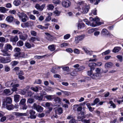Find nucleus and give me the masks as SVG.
Returning <instances> with one entry per match:
<instances>
[{
	"mask_svg": "<svg viewBox=\"0 0 123 123\" xmlns=\"http://www.w3.org/2000/svg\"><path fill=\"white\" fill-rule=\"evenodd\" d=\"M16 80H15L8 81L5 83V86L7 87H13L11 89L12 91L13 92L17 91V87H19V85L18 84H16Z\"/></svg>",
	"mask_w": 123,
	"mask_h": 123,
	"instance_id": "obj_1",
	"label": "nucleus"
},
{
	"mask_svg": "<svg viewBox=\"0 0 123 123\" xmlns=\"http://www.w3.org/2000/svg\"><path fill=\"white\" fill-rule=\"evenodd\" d=\"M78 5L79 6L78 7L80 9L79 11L81 13L83 14L87 13L89 11V6L83 2H80L78 3Z\"/></svg>",
	"mask_w": 123,
	"mask_h": 123,
	"instance_id": "obj_2",
	"label": "nucleus"
},
{
	"mask_svg": "<svg viewBox=\"0 0 123 123\" xmlns=\"http://www.w3.org/2000/svg\"><path fill=\"white\" fill-rule=\"evenodd\" d=\"M32 108L38 112H41L42 111L43 108L41 106L37 105L36 103H34L32 106Z\"/></svg>",
	"mask_w": 123,
	"mask_h": 123,
	"instance_id": "obj_3",
	"label": "nucleus"
},
{
	"mask_svg": "<svg viewBox=\"0 0 123 123\" xmlns=\"http://www.w3.org/2000/svg\"><path fill=\"white\" fill-rule=\"evenodd\" d=\"M89 19L91 21H93V22L92 23L95 24L96 25H100L102 24L101 23L99 22L100 19L99 18L97 17H96L94 18L91 17L89 18Z\"/></svg>",
	"mask_w": 123,
	"mask_h": 123,
	"instance_id": "obj_4",
	"label": "nucleus"
},
{
	"mask_svg": "<svg viewBox=\"0 0 123 123\" xmlns=\"http://www.w3.org/2000/svg\"><path fill=\"white\" fill-rule=\"evenodd\" d=\"M11 61V58L10 57H8L4 58L1 57L0 62L2 63H7L10 62Z\"/></svg>",
	"mask_w": 123,
	"mask_h": 123,
	"instance_id": "obj_5",
	"label": "nucleus"
},
{
	"mask_svg": "<svg viewBox=\"0 0 123 123\" xmlns=\"http://www.w3.org/2000/svg\"><path fill=\"white\" fill-rule=\"evenodd\" d=\"M12 98L10 97H7L5 99V100L3 102V105H7V104H11L12 103Z\"/></svg>",
	"mask_w": 123,
	"mask_h": 123,
	"instance_id": "obj_6",
	"label": "nucleus"
},
{
	"mask_svg": "<svg viewBox=\"0 0 123 123\" xmlns=\"http://www.w3.org/2000/svg\"><path fill=\"white\" fill-rule=\"evenodd\" d=\"M84 37V35H82L76 37L75 38V42L76 43H78L79 41L82 40Z\"/></svg>",
	"mask_w": 123,
	"mask_h": 123,
	"instance_id": "obj_7",
	"label": "nucleus"
},
{
	"mask_svg": "<svg viewBox=\"0 0 123 123\" xmlns=\"http://www.w3.org/2000/svg\"><path fill=\"white\" fill-rule=\"evenodd\" d=\"M19 36L20 39L24 41L26 40L28 37V35L27 34H23L22 32L21 33L19 34Z\"/></svg>",
	"mask_w": 123,
	"mask_h": 123,
	"instance_id": "obj_8",
	"label": "nucleus"
},
{
	"mask_svg": "<svg viewBox=\"0 0 123 123\" xmlns=\"http://www.w3.org/2000/svg\"><path fill=\"white\" fill-rule=\"evenodd\" d=\"M35 112L32 110H30L29 111L30 115V118L31 119H34L36 118V116L35 115Z\"/></svg>",
	"mask_w": 123,
	"mask_h": 123,
	"instance_id": "obj_9",
	"label": "nucleus"
},
{
	"mask_svg": "<svg viewBox=\"0 0 123 123\" xmlns=\"http://www.w3.org/2000/svg\"><path fill=\"white\" fill-rule=\"evenodd\" d=\"M62 5L65 8H68L71 5V3L69 1H63Z\"/></svg>",
	"mask_w": 123,
	"mask_h": 123,
	"instance_id": "obj_10",
	"label": "nucleus"
},
{
	"mask_svg": "<svg viewBox=\"0 0 123 123\" xmlns=\"http://www.w3.org/2000/svg\"><path fill=\"white\" fill-rule=\"evenodd\" d=\"M45 34L47 36L46 38L47 39L50 41H52L54 39V37L53 36L50 35L48 33H45Z\"/></svg>",
	"mask_w": 123,
	"mask_h": 123,
	"instance_id": "obj_11",
	"label": "nucleus"
},
{
	"mask_svg": "<svg viewBox=\"0 0 123 123\" xmlns=\"http://www.w3.org/2000/svg\"><path fill=\"white\" fill-rule=\"evenodd\" d=\"M101 77V74H97L96 73H94L91 76V77L93 79H98Z\"/></svg>",
	"mask_w": 123,
	"mask_h": 123,
	"instance_id": "obj_12",
	"label": "nucleus"
},
{
	"mask_svg": "<svg viewBox=\"0 0 123 123\" xmlns=\"http://www.w3.org/2000/svg\"><path fill=\"white\" fill-rule=\"evenodd\" d=\"M82 49L84 50L85 52L88 55H91L92 54V51H89L86 47H82Z\"/></svg>",
	"mask_w": 123,
	"mask_h": 123,
	"instance_id": "obj_13",
	"label": "nucleus"
},
{
	"mask_svg": "<svg viewBox=\"0 0 123 123\" xmlns=\"http://www.w3.org/2000/svg\"><path fill=\"white\" fill-rule=\"evenodd\" d=\"M7 51L5 49H2L1 50V51L2 53V55L4 56H7L9 57L10 56L11 54L8 53Z\"/></svg>",
	"mask_w": 123,
	"mask_h": 123,
	"instance_id": "obj_14",
	"label": "nucleus"
},
{
	"mask_svg": "<svg viewBox=\"0 0 123 123\" xmlns=\"http://www.w3.org/2000/svg\"><path fill=\"white\" fill-rule=\"evenodd\" d=\"M63 110L62 108L59 107L57 108L55 110L56 113L60 114L63 113Z\"/></svg>",
	"mask_w": 123,
	"mask_h": 123,
	"instance_id": "obj_15",
	"label": "nucleus"
},
{
	"mask_svg": "<svg viewBox=\"0 0 123 123\" xmlns=\"http://www.w3.org/2000/svg\"><path fill=\"white\" fill-rule=\"evenodd\" d=\"M12 114L17 116H26V113H20L18 112H12Z\"/></svg>",
	"mask_w": 123,
	"mask_h": 123,
	"instance_id": "obj_16",
	"label": "nucleus"
},
{
	"mask_svg": "<svg viewBox=\"0 0 123 123\" xmlns=\"http://www.w3.org/2000/svg\"><path fill=\"white\" fill-rule=\"evenodd\" d=\"M41 89V88L39 86H38L35 87H31V89L33 91L36 92H38L39 91V89Z\"/></svg>",
	"mask_w": 123,
	"mask_h": 123,
	"instance_id": "obj_17",
	"label": "nucleus"
},
{
	"mask_svg": "<svg viewBox=\"0 0 123 123\" xmlns=\"http://www.w3.org/2000/svg\"><path fill=\"white\" fill-rule=\"evenodd\" d=\"M89 66L90 68V69L94 70L95 67L96 66V64L94 63H90L89 64Z\"/></svg>",
	"mask_w": 123,
	"mask_h": 123,
	"instance_id": "obj_18",
	"label": "nucleus"
},
{
	"mask_svg": "<svg viewBox=\"0 0 123 123\" xmlns=\"http://www.w3.org/2000/svg\"><path fill=\"white\" fill-rule=\"evenodd\" d=\"M5 48L7 51H8L9 49L12 50V47L10 44L7 43L5 45Z\"/></svg>",
	"mask_w": 123,
	"mask_h": 123,
	"instance_id": "obj_19",
	"label": "nucleus"
},
{
	"mask_svg": "<svg viewBox=\"0 0 123 123\" xmlns=\"http://www.w3.org/2000/svg\"><path fill=\"white\" fill-rule=\"evenodd\" d=\"M18 40V38L17 36H12L10 38V41L12 42H16Z\"/></svg>",
	"mask_w": 123,
	"mask_h": 123,
	"instance_id": "obj_20",
	"label": "nucleus"
},
{
	"mask_svg": "<svg viewBox=\"0 0 123 123\" xmlns=\"http://www.w3.org/2000/svg\"><path fill=\"white\" fill-rule=\"evenodd\" d=\"M4 92L7 95H9L12 94V92L10 89H6L4 91Z\"/></svg>",
	"mask_w": 123,
	"mask_h": 123,
	"instance_id": "obj_21",
	"label": "nucleus"
},
{
	"mask_svg": "<svg viewBox=\"0 0 123 123\" xmlns=\"http://www.w3.org/2000/svg\"><path fill=\"white\" fill-rule=\"evenodd\" d=\"M85 68V67L84 66H79L78 68L75 69V70L76 71H80L83 70Z\"/></svg>",
	"mask_w": 123,
	"mask_h": 123,
	"instance_id": "obj_22",
	"label": "nucleus"
},
{
	"mask_svg": "<svg viewBox=\"0 0 123 123\" xmlns=\"http://www.w3.org/2000/svg\"><path fill=\"white\" fill-rule=\"evenodd\" d=\"M102 34L105 35L109 36L110 35V33L108 32L107 30L105 29H104L102 31Z\"/></svg>",
	"mask_w": 123,
	"mask_h": 123,
	"instance_id": "obj_23",
	"label": "nucleus"
},
{
	"mask_svg": "<svg viewBox=\"0 0 123 123\" xmlns=\"http://www.w3.org/2000/svg\"><path fill=\"white\" fill-rule=\"evenodd\" d=\"M8 10L7 9L3 6L0 7V12L2 13H4L6 12V11Z\"/></svg>",
	"mask_w": 123,
	"mask_h": 123,
	"instance_id": "obj_24",
	"label": "nucleus"
},
{
	"mask_svg": "<svg viewBox=\"0 0 123 123\" xmlns=\"http://www.w3.org/2000/svg\"><path fill=\"white\" fill-rule=\"evenodd\" d=\"M21 3L20 0H15L13 2V4L16 6H18L20 5Z\"/></svg>",
	"mask_w": 123,
	"mask_h": 123,
	"instance_id": "obj_25",
	"label": "nucleus"
},
{
	"mask_svg": "<svg viewBox=\"0 0 123 123\" xmlns=\"http://www.w3.org/2000/svg\"><path fill=\"white\" fill-rule=\"evenodd\" d=\"M113 64L111 62H108L106 63L105 65V67L106 68H111L113 66Z\"/></svg>",
	"mask_w": 123,
	"mask_h": 123,
	"instance_id": "obj_26",
	"label": "nucleus"
},
{
	"mask_svg": "<svg viewBox=\"0 0 123 123\" xmlns=\"http://www.w3.org/2000/svg\"><path fill=\"white\" fill-rule=\"evenodd\" d=\"M26 14L23 12H18V15L20 19H21L24 16L25 17V16Z\"/></svg>",
	"mask_w": 123,
	"mask_h": 123,
	"instance_id": "obj_27",
	"label": "nucleus"
},
{
	"mask_svg": "<svg viewBox=\"0 0 123 123\" xmlns=\"http://www.w3.org/2000/svg\"><path fill=\"white\" fill-rule=\"evenodd\" d=\"M54 100L56 103H59L61 102V99L58 97H56L54 98L53 97Z\"/></svg>",
	"mask_w": 123,
	"mask_h": 123,
	"instance_id": "obj_28",
	"label": "nucleus"
},
{
	"mask_svg": "<svg viewBox=\"0 0 123 123\" xmlns=\"http://www.w3.org/2000/svg\"><path fill=\"white\" fill-rule=\"evenodd\" d=\"M13 17L11 16H8L6 18V21L9 22H11L13 21Z\"/></svg>",
	"mask_w": 123,
	"mask_h": 123,
	"instance_id": "obj_29",
	"label": "nucleus"
},
{
	"mask_svg": "<svg viewBox=\"0 0 123 123\" xmlns=\"http://www.w3.org/2000/svg\"><path fill=\"white\" fill-rule=\"evenodd\" d=\"M48 49L51 51H53L55 50V45L54 44H52L49 46L48 47Z\"/></svg>",
	"mask_w": 123,
	"mask_h": 123,
	"instance_id": "obj_30",
	"label": "nucleus"
},
{
	"mask_svg": "<svg viewBox=\"0 0 123 123\" xmlns=\"http://www.w3.org/2000/svg\"><path fill=\"white\" fill-rule=\"evenodd\" d=\"M121 49V48L119 47H115L113 49L112 51L113 52L117 53Z\"/></svg>",
	"mask_w": 123,
	"mask_h": 123,
	"instance_id": "obj_31",
	"label": "nucleus"
},
{
	"mask_svg": "<svg viewBox=\"0 0 123 123\" xmlns=\"http://www.w3.org/2000/svg\"><path fill=\"white\" fill-rule=\"evenodd\" d=\"M54 96V95H46L45 97L48 100H51L53 99Z\"/></svg>",
	"mask_w": 123,
	"mask_h": 123,
	"instance_id": "obj_32",
	"label": "nucleus"
},
{
	"mask_svg": "<svg viewBox=\"0 0 123 123\" xmlns=\"http://www.w3.org/2000/svg\"><path fill=\"white\" fill-rule=\"evenodd\" d=\"M90 2L92 3H94L95 5H97L98 4V2H99L100 0H96V2H94L95 1V0H88Z\"/></svg>",
	"mask_w": 123,
	"mask_h": 123,
	"instance_id": "obj_33",
	"label": "nucleus"
},
{
	"mask_svg": "<svg viewBox=\"0 0 123 123\" xmlns=\"http://www.w3.org/2000/svg\"><path fill=\"white\" fill-rule=\"evenodd\" d=\"M85 26V25L83 23H79L78 25V29H82L84 28Z\"/></svg>",
	"mask_w": 123,
	"mask_h": 123,
	"instance_id": "obj_34",
	"label": "nucleus"
},
{
	"mask_svg": "<svg viewBox=\"0 0 123 123\" xmlns=\"http://www.w3.org/2000/svg\"><path fill=\"white\" fill-rule=\"evenodd\" d=\"M6 107L8 110H12L14 108V106L12 104L6 105Z\"/></svg>",
	"mask_w": 123,
	"mask_h": 123,
	"instance_id": "obj_35",
	"label": "nucleus"
},
{
	"mask_svg": "<svg viewBox=\"0 0 123 123\" xmlns=\"http://www.w3.org/2000/svg\"><path fill=\"white\" fill-rule=\"evenodd\" d=\"M86 24L88 25H90L92 27H95L96 26L95 24L94 23H90L89 21H88L85 23Z\"/></svg>",
	"mask_w": 123,
	"mask_h": 123,
	"instance_id": "obj_36",
	"label": "nucleus"
},
{
	"mask_svg": "<svg viewBox=\"0 0 123 123\" xmlns=\"http://www.w3.org/2000/svg\"><path fill=\"white\" fill-rule=\"evenodd\" d=\"M26 99L25 98L22 99L20 100L19 104L20 105H24L25 104Z\"/></svg>",
	"mask_w": 123,
	"mask_h": 123,
	"instance_id": "obj_37",
	"label": "nucleus"
},
{
	"mask_svg": "<svg viewBox=\"0 0 123 123\" xmlns=\"http://www.w3.org/2000/svg\"><path fill=\"white\" fill-rule=\"evenodd\" d=\"M21 19L22 22H26L27 20L28 19V18L27 15L26 14L25 16V17L23 16V18Z\"/></svg>",
	"mask_w": 123,
	"mask_h": 123,
	"instance_id": "obj_38",
	"label": "nucleus"
},
{
	"mask_svg": "<svg viewBox=\"0 0 123 123\" xmlns=\"http://www.w3.org/2000/svg\"><path fill=\"white\" fill-rule=\"evenodd\" d=\"M34 101L35 100L34 99L31 98H30L28 99L27 101V102L30 104H32L33 103Z\"/></svg>",
	"mask_w": 123,
	"mask_h": 123,
	"instance_id": "obj_39",
	"label": "nucleus"
},
{
	"mask_svg": "<svg viewBox=\"0 0 123 123\" xmlns=\"http://www.w3.org/2000/svg\"><path fill=\"white\" fill-rule=\"evenodd\" d=\"M85 117L84 116H78L77 117V119L79 121H81L83 122V119L85 118Z\"/></svg>",
	"mask_w": 123,
	"mask_h": 123,
	"instance_id": "obj_40",
	"label": "nucleus"
},
{
	"mask_svg": "<svg viewBox=\"0 0 123 123\" xmlns=\"http://www.w3.org/2000/svg\"><path fill=\"white\" fill-rule=\"evenodd\" d=\"M23 44L24 43L21 40L19 41L17 43V45L19 47L22 46L23 45Z\"/></svg>",
	"mask_w": 123,
	"mask_h": 123,
	"instance_id": "obj_41",
	"label": "nucleus"
},
{
	"mask_svg": "<svg viewBox=\"0 0 123 123\" xmlns=\"http://www.w3.org/2000/svg\"><path fill=\"white\" fill-rule=\"evenodd\" d=\"M99 101V100L98 98H96L93 101V103L92 104V105H94L97 104L98 102Z\"/></svg>",
	"mask_w": 123,
	"mask_h": 123,
	"instance_id": "obj_42",
	"label": "nucleus"
},
{
	"mask_svg": "<svg viewBox=\"0 0 123 123\" xmlns=\"http://www.w3.org/2000/svg\"><path fill=\"white\" fill-rule=\"evenodd\" d=\"M19 95H15L14 96V100L16 102L18 101Z\"/></svg>",
	"mask_w": 123,
	"mask_h": 123,
	"instance_id": "obj_43",
	"label": "nucleus"
},
{
	"mask_svg": "<svg viewBox=\"0 0 123 123\" xmlns=\"http://www.w3.org/2000/svg\"><path fill=\"white\" fill-rule=\"evenodd\" d=\"M19 63V62L17 61H13L11 63V64L12 66H15L18 64Z\"/></svg>",
	"mask_w": 123,
	"mask_h": 123,
	"instance_id": "obj_44",
	"label": "nucleus"
},
{
	"mask_svg": "<svg viewBox=\"0 0 123 123\" xmlns=\"http://www.w3.org/2000/svg\"><path fill=\"white\" fill-rule=\"evenodd\" d=\"M12 33L14 34L18 33V34L19 35L21 33V32L18 30H14L12 31Z\"/></svg>",
	"mask_w": 123,
	"mask_h": 123,
	"instance_id": "obj_45",
	"label": "nucleus"
},
{
	"mask_svg": "<svg viewBox=\"0 0 123 123\" xmlns=\"http://www.w3.org/2000/svg\"><path fill=\"white\" fill-rule=\"evenodd\" d=\"M61 68L60 67H56L54 68V69H52L51 70V71L53 73H57V71L55 70L54 69H59Z\"/></svg>",
	"mask_w": 123,
	"mask_h": 123,
	"instance_id": "obj_46",
	"label": "nucleus"
},
{
	"mask_svg": "<svg viewBox=\"0 0 123 123\" xmlns=\"http://www.w3.org/2000/svg\"><path fill=\"white\" fill-rule=\"evenodd\" d=\"M43 96L41 95L40 96H37L36 97V99L39 101L42 100L43 98Z\"/></svg>",
	"mask_w": 123,
	"mask_h": 123,
	"instance_id": "obj_47",
	"label": "nucleus"
},
{
	"mask_svg": "<svg viewBox=\"0 0 123 123\" xmlns=\"http://www.w3.org/2000/svg\"><path fill=\"white\" fill-rule=\"evenodd\" d=\"M110 52V50H108L102 53V55H107Z\"/></svg>",
	"mask_w": 123,
	"mask_h": 123,
	"instance_id": "obj_48",
	"label": "nucleus"
},
{
	"mask_svg": "<svg viewBox=\"0 0 123 123\" xmlns=\"http://www.w3.org/2000/svg\"><path fill=\"white\" fill-rule=\"evenodd\" d=\"M25 45L28 49L31 48V44L29 43L28 42H26L25 43Z\"/></svg>",
	"mask_w": 123,
	"mask_h": 123,
	"instance_id": "obj_49",
	"label": "nucleus"
},
{
	"mask_svg": "<svg viewBox=\"0 0 123 123\" xmlns=\"http://www.w3.org/2000/svg\"><path fill=\"white\" fill-rule=\"evenodd\" d=\"M48 9V10H52L54 8V6L52 5H49L47 6Z\"/></svg>",
	"mask_w": 123,
	"mask_h": 123,
	"instance_id": "obj_50",
	"label": "nucleus"
},
{
	"mask_svg": "<svg viewBox=\"0 0 123 123\" xmlns=\"http://www.w3.org/2000/svg\"><path fill=\"white\" fill-rule=\"evenodd\" d=\"M111 104L110 106H112V107L113 108H115L116 107V105L112 101H111L109 102V103Z\"/></svg>",
	"mask_w": 123,
	"mask_h": 123,
	"instance_id": "obj_51",
	"label": "nucleus"
},
{
	"mask_svg": "<svg viewBox=\"0 0 123 123\" xmlns=\"http://www.w3.org/2000/svg\"><path fill=\"white\" fill-rule=\"evenodd\" d=\"M117 58L119 60V61L122 62L123 61V56L121 55H117Z\"/></svg>",
	"mask_w": 123,
	"mask_h": 123,
	"instance_id": "obj_52",
	"label": "nucleus"
},
{
	"mask_svg": "<svg viewBox=\"0 0 123 123\" xmlns=\"http://www.w3.org/2000/svg\"><path fill=\"white\" fill-rule=\"evenodd\" d=\"M93 70L90 69V70L88 71L87 72V74L88 75L90 76L91 77V76L92 75L93 73Z\"/></svg>",
	"mask_w": 123,
	"mask_h": 123,
	"instance_id": "obj_53",
	"label": "nucleus"
},
{
	"mask_svg": "<svg viewBox=\"0 0 123 123\" xmlns=\"http://www.w3.org/2000/svg\"><path fill=\"white\" fill-rule=\"evenodd\" d=\"M69 45V44L67 43H63L61 44L60 45V46L61 47H65Z\"/></svg>",
	"mask_w": 123,
	"mask_h": 123,
	"instance_id": "obj_54",
	"label": "nucleus"
},
{
	"mask_svg": "<svg viewBox=\"0 0 123 123\" xmlns=\"http://www.w3.org/2000/svg\"><path fill=\"white\" fill-rule=\"evenodd\" d=\"M69 68L68 67H65L62 68V69L64 71L68 72L69 71Z\"/></svg>",
	"mask_w": 123,
	"mask_h": 123,
	"instance_id": "obj_55",
	"label": "nucleus"
},
{
	"mask_svg": "<svg viewBox=\"0 0 123 123\" xmlns=\"http://www.w3.org/2000/svg\"><path fill=\"white\" fill-rule=\"evenodd\" d=\"M70 36V34H68L65 35L64 37V39H68Z\"/></svg>",
	"mask_w": 123,
	"mask_h": 123,
	"instance_id": "obj_56",
	"label": "nucleus"
},
{
	"mask_svg": "<svg viewBox=\"0 0 123 123\" xmlns=\"http://www.w3.org/2000/svg\"><path fill=\"white\" fill-rule=\"evenodd\" d=\"M70 74L71 76H75L77 75V74L76 72L75 71H73L70 73Z\"/></svg>",
	"mask_w": 123,
	"mask_h": 123,
	"instance_id": "obj_57",
	"label": "nucleus"
},
{
	"mask_svg": "<svg viewBox=\"0 0 123 123\" xmlns=\"http://www.w3.org/2000/svg\"><path fill=\"white\" fill-rule=\"evenodd\" d=\"M101 71V69L100 68H96L95 71L96 72V73L97 74H101L100 73V72Z\"/></svg>",
	"mask_w": 123,
	"mask_h": 123,
	"instance_id": "obj_58",
	"label": "nucleus"
},
{
	"mask_svg": "<svg viewBox=\"0 0 123 123\" xmlns=\"http://www.w3.org/2000/svg\"><path fill=\"white\" fill-rule=\"evenodd\" d=\"M42 82V81L40 79H38L35 80V82L34 83V84L36 83L38 84H40Z\"/></svg>",
	"mask_w": 123,
	"mask_h": 123,
	"instance_id": "obj_59",
	"label": "nucleus"
},
{
	"mask_svg": "<svg viewBox=\"0 0 123 123\" xmlns=\"http://www.w3.org/2000/svg\"><path fill=\"white\" fill-rule=\"evenodd\" d=\"M33 12L34 14H37V16L38 17L40 15V14H39V12L37 11L34 10L33 11Z\"/></svg>",
	"mask_w": 123,
	"mask_h": 123,
	"instance_id": "obj_60",
	"label": "nucleus"
},
{
	"mask_svg": "<svg viewBox=\"0 0 123 123\" xmlns=\"http://www.w3.org/2000/svg\"><path fill=\"white\" fill-rule=\"evenodd\" d=\"M97 10L95 9L93 10L92 11L91 14H93L94 15H97Z\"/></svg>",
	"mask_w": 123,
	"mask_h": 123,
	"instance_id": "obj_61",
	"label": "nucleus"
},
{
	"mask_svg": "<svg viewBox=\"0 0 123 123\" xmlns=\"http://www.w3.org/2000/svg\"><path fill=\"white\" fill-rule=\"evenodd\" d=\"M29 18L30 19L33 20H35L36 19L35 16L32 14H31L30 15Z\"/></svg>",
	"mask_w": 123,
	"mask_h": 123,
	"instance_id": "obj_62",
	"label": "nucleus"
},
{
	"mask_svg": "<svg viewBox=\"0 0 123 123\" xmlns=\"http://www.w3.org/2000/svg\"><path fill=\"white\" fill-rule=\"evenodd\" d=\"M31 35L34 36H36L37 35V32L33 31H31Z\"/></svg>",
	"mask_w": 123,
	"mask_h": 123,
	"instance_id": "obj_63",
	"label": "nucleus"
},
{
	"mask_svg": "<svg viewBox=\"0 0 123 123\" xmlns=\"http://www.w3.org/2000/svg\"><path fill=\"white\" fill-rule=\"evenodd\" d=\"M83 123H90V120L89 119L87 120L86 119H84L83 121Z\"/></svg>",
	"mask_w": 123,
	"mask_h": 123,
	"instance_id": "obj_64",
	"label": "nucleus"
}]
</instances>
